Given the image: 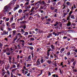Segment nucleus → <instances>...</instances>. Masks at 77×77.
Returning a JSON list of instances; mask_svg holds the SVG:
<instances>
[{
	"label": "nucleus",
	"instance_id": "obj_51",
	"mask_svg": "<svg viewBox=\"0 0 77 77\" xmlns=\"http://www.w3.org/2000/svg\"><path fill=\"white\" fill-rule=\"evenodd\" d=\"M6 54L7 55H8V56H9V55H10V54H10V53H9V52H6Z\"/></svg>",
	"mask_w": 77,
	"mask_h": 77
},
{
	"label": "nucleus",
	"instance_id": "obj_37",
	"mask_svg": "<svg viewBox=\"0 0 77 77\" xmlns=\"http://www.w3.org/2000/svg\"><path fill=\"white\" fill-rule=\"evenodd\" d=\"M8 30H9V31H11V30H12V29L9 28V27H8Z\"/></svg>",
	"mask_w": 77,
	"mask_h": 77
},
{
	"label": "nucleus",
	"instance_id": "obj_9",
	"mask_svg": "<svg viewBox=\"0 0 77 77\" xmlns=\"http://www.w3.org/2000/svg\"><path fill=\"white\" fill-rule=\"evenodd\" d=\"M10 67V65H9L8 64L7 66H6L5 67V69H6V70H8L9 68V67Z\"/></svg>",
	"mask_w": 77,
	"mask_h": 77
},
{
	"label": "nucleus",
	"instance_id": "obj_59",
	"mask_svg": "<svg viewBox=\"0 0 77 77\" xmlns=\"http://www.w3.org/2000/svg\"><path fill=\"white\" fill-rule=\"evenodd\" d=\"M68 37L67 36H64L63 38V39H66Z\"/></svg>",
	"mask_w": 77,
	"mask_h": 77
},
{
	"label": "nucleus",
	"instance_id": "obj_7",
	"mask_svg": "<svg viewBox=\"0 0 77 77\" xmlns=\"http://www.w3.org/2000/svg\"><path fill=\"white\" fill-rule=\"evenodd\" d=\"M27 23V21H26L23 20L22 22H20V23H21L22 24L24 25L25 24Z\"/></svg>",
	"mask_w": 77,
	"mask_h": 77
},
{
	"label": "nucleus",
	"instance_id": "obj_40",
	"mask_svg": "<svg viewBox=\"0 0 77 77\" xmlns=\"http://www.w3.org/2000/svg\"><path fill=\"white\" fill-rule=\"evenodd\" d=\"M20 64H18L17 65V69H19V66H20Z\"/></svg>",
	"mask_w": 77,
	"mask_h": 77
},
{
	"label": "nucleus",
	"instance_id": "obj_45",
	"mask_svg": "<svg viewBox=\"0 0 77 77\" xmlns=\"http://www.w3.org/2000/svg\"><path fill=\"white\" fill-rule=\"evenodd\" d=\"M57 33H58V34H57V36H59V34H61V33H62V32H57Z\"/></svg>",
	"mask_w": 77,
	"mask_h": 77
},
{
	"label": "nucleus",
	"instance_id": "obj_56",
	"mask_svg": "<svg viewBox=\"0 0 77 77\" xmlns=\"http://www.w3.org/2000/svg\"><path fill=\"white\" fill-rule=\"evenodd\" d=\"M30 75V73H29L28 74H27L26 75L27 76H28V77H29Z\"/></svg>",
	"mask_w": 77,
	"mask_h": 77
},
{
	"label": "nucleus",
	"instance_id": "obj_57",
	"mask_svg": "<svg viewBox=\"0 0 77 77\" xmlns=\"http://www.w3.org/2000/svg\"><path fill=\"white\" fill-rule=\"evenodd\" d=\"M21 32H23L24 33H25V32L24 31V30H23V29H21Z\"/></svg>",
	"mask_w": 77,
	"mask_h": 77
},
{
	"label": "nucleus",
	"instance_id": "obj_3",
	"mask_svg": "<svg viewBox=\"0 0 77 77\" xmlns=\"http://www.w3.org/2000/svg\"><path fill=\"white\" fill-rule=\"evenodd\" d=\"M20 42L21 43V45L23 46H24V44L25 43V41L23 40H20Z\"/></svg>",
	"mask_w": 77,
	"mask_h": 77
},
{
	"label": "nucleus",
	"instance_id": "obj_31",
	"mask_svg": "<svg viewBox=\"0 0 77 77\" xmlns=\"http://www.w3.org/2000/svg\"><path fill=\"white\" fill-rule=\"evenodd\" d=\"M17 9H18L17 7H15L13 11H15Z\"/></svg>",
	"mask_w": 77,
	"mask_h": 77
},
{
	"label": "nucleus",
	"instance_id": "obj_41",
	"mask_svg": "<svg viewBox=\"0 0 77 77\" xmlns=\"http://www.w3.org/2000/svg\"><path fill=\"white\" fill-rule=\"evenodd\" d=\"M28 45H32L33 44V43L31 42L30 43L28 42Z\"/></svg>",
	"mask_w": 77,
	"mask_h": 77
},
{
	"label": "nucleus",
	"instance_id": "obj_53",
	"mask_svg": "<svg viewBox=\"0 0 77 77\" xmlns=\"http://www.w3.org/2000/svg\"><path fill=\"white\" fill-rule=\"evenodd\" d=\"M9 20V18H7L6 19L5 21H8Z\"/></svg>",
	"mask_w": 77,
	"mask_h": 77
},
{
	"label": "nucleus",
	"instance_id": "obj_47",
	"mask_svg": "<svg viewBox=\"0 0 77 77\" xmlns=\"http://www.w3.org/2000/svg\"><path fill=\"white\" fill-rule=\"evenodd\" d=\"M0 29H1V30H2V31H3V30H4V29H3V27L2 26L1 27Z\"/></svg>",
	"mask_w": 77,
	"mask_h": 77
},
{
	"label": "nucleus",
	"instance_id": "obj_62",
	"mask_svg": "<svg viewBox=\"0 0 77 77\" xmlns=\"http://www.w3.org/2000/svg\"><path fill=\"white\" fill-rule=\"evenodd\" d=\"M7 72L8 74H9V75L10 74V72H9V70H7Z\"/></svg>",
	"mask_w": 77,
	"mask_h": 77
},
{
	"label": "nucleus",
	"instance_id": "obj_14",
	"mask_svg": "<svg viewBox=\"0 0 77 77\" xmlns=\"http://www.w3.org/2000/svg\"><path fill=\"white\" fill-rule=\"evenodd\" d=\"M47 63H48V64L49 65H51V61L50 60H48L47 61Z\"/></svg>",
	"mask_w": 77,
	"mask_h": 77
},
{
	"label": "nucleus",
	"instance_id": "obj_61",
	"mask_svg": "<svg viewBox=\"0 0 77 77\" xmlns=\"http://www.w3.org/2000/svg\"><path fill=\"white\" fill-rule=\"evenodd\" d=\"M3 51L4 53H6V52H7V50H6V49L3 50Z\"/></svg>",
	"mask_w": 77,
	"mask_h": 77
},
{
	"label": "nucleus",
	"instance_id": "obj_23",
	"mask_svg": "<svg viewBox=\"0 0 77 77\" xmlns=\"http://www.w3.org/2000/svg\"><path fill=\"white\" fill-rule=\"evenodd\" d=\"M70 18L72 19H75V17H74V16L73 15H71Z\"/></svg>",
	"mask_w": 77,
	"mask_h": 77
},
{
	"label": "nucleus",
	"instance_id": "obj_35",
	"mask_svg": "<svg viewBox=\"0 0 77 77\" xmlns=\"http://www.w3.org/2000/svg\"><path fill=\"white\" fill-rule=\"evenodd\" d=\"M59 22H56V24L54 25V26H57Z\"/></svg>",
	"mask_w": 77,
	"mask_h": 77
},
{
	"label": "nucleus",
	"instance_id": "obj_52",
	"mask_svg": "<svg viewBox=\"0 0 77 77\" xmlns=\"http://www.w3.org/2000/svg\"><path fill=\"white\" fill-rule=\"evenodd\" d=\"M8 47V45H4V48H5L6 47Z\"/></svg>",
	"mask_w": 77,
	"mask_h": 77
},
{
	"label": "nucleus",
	"instance_id": "obj_48",
	"mask_svg": "<svg viewBox=\"0 0 77 77\" xmlns=\"http://www.w3.org/2000/svg\"><path fill=\"white\" fill-rule=\"evenodd\" d=\"M28 60H30V59H31V56H29L28 57Z\"/></svg>",
	"mask_w": 77,
	"mask_h": 77
},
{
	"label": "nucleus",
	"instance_id": "obj_12",
	"mask_svg": "<svg viewBox=\"0 0 77 77\" xmlns=\"http://www.w3.org/2000/svg\"><path fill=\"white\" fill-rule=\"evenodd\" d=\"M8 32H6L5 31H3V35H7Z\"/></svg>",
	"mask_w": 77,
	"mask_h": 77
},
{
	"label": "nucleus",
	"instance_id": "obj_30",
	"mask_svg": "<svg viewBox=\"0 0 77 77\" xmlns=\"http://www.w3.org/2000/svg\"><path fill=\"white\" fill-rule=\"evenodd\" d=\"M46 21L47 22H50L51 21V19L50 18L46 19Z\"/></svg>",
	"mask_w": 77,
	"mask_h": 77
},
{
	"label": "nucleus",
	"instance_id": "obj_29",
	"mask_svg": "<svg viewBox=\"0 0 77 77\" xmlns=\"http://www.w3.org/2000/svg\"><path fill=\"white\" fill-rule=\"evenodd\" d=\"M72 11H71L69 12V15L70 16H71V15L72 14Z\"/></svg>",
	"mask_w": 77,
	"mask_h": 77
},
{
	"label": "nucleus",
	"instance_id": "obj_16",
	"mask_svg": "<svg viewBox=\"0 0 77 77\" xmlns=\"http://www.w3.org/2000/svg\"><path fill=\"white\" fill-rule=\"evenodd\" d=\"M16 32H17V31L16 30H14L13 31V35H15V34L16 33Z\"/></svg>",
	"mask_w": 77,
	"mask_h": 77
},
{
	"label": "nucleus",
	"instance_id": "obj_34",
	"mask_svg": "<svg viewBox=\"0 0 77 77\" xmlns=\"http://www.w3.org/2000/svg\"><path fill=\"white\" fill-rule=\"evenodd\" d=\"M67 56H70L71 54L70 52H68L67 53Z\"/></svg>",
	"mask_w": 77,
	"mask_h": 77
},
{
	"label": "nucleus",
	"instance_id": "obj_42",
	"mask_svg": "<svg viewBox=\"0 0 77 77\" xmlns=\"http://www.w3.org/2000/svg\"><path fill=\"white\" fill-rule=\"evenodd\" d=\"M74 60H75V59L74 58H72L71 59V61L72 62H74Z\"/></svg>",
	"mask_w": 77,
	"mask_h": 77
},
{
	"label": "nucleus",
	"instance_id": "obj_19",
	"mask_svg": "<svg viewBox=\"0 0 77 77\" xmlns=\"http://www.w3.org/2000/svg\"><path fill=\"white\" fill-rule=\"evenodd\" d=\"M29 4V1H28V2H26L25 4V6H28Z\"/></svg>",
	"mask_w": 77,
	"mask_h": 77
},
{
	"label": "nucleus",
	"instance_id": "obj_55",
	"mask_svg": "<svg viewBox=\"0 0 77 77\" xmlns=\"http://www.w3.org/2000/svg\"><path fill=\"white\" fill-rule=\"evenodd\" d=\"M11 27L13 29H14V28H15V25H11Z\"/></svg>",
	"mask_w": 77,
	"mask_h": 77
},
{
	"label": "nucleus",
	"instance_id": "obj_33",
	"mask_svg": "<svg viewBox=\"0 0 77 77\" xmlns=\"http://www.w3.org/2000/svg\"><path fill=\"white\" fill-rule=\"evenodd\" d=\"M53 35H55V36H56L57 35V33H56L55 32H54L53 33Z\"/></svg>",
	"mask_w": 77,
	"mask_h": 77
},
{
	"label": "nucleus",
	"instance_id": "obj_15",
	"mask_svg": "<svg viewBox=\"0 0 77 77\" xmlns=\"http://www.w3.org/2000/svg\"><path fill=\"white\" fill-rule=\"evenodd\" d=\"M18 12L20 14L21 13H22L23 12V10H22L21 9H20L18 11Z\"/></svg>",
	"mask_w": 77,
	"mask_h": 77
},
{
	"label": "nucleus",
	"instance_id": "obj_60",
	"mask_svg": "<svg viewBox=\"0 0 77 77\" xmlns=\"http://www.w3.org/2000/svg\"><path fill=\"white\" fill-rule=\"evenodd\" d=\"M25 9H28L27 6L26 5V6L25 7Z\"/></svg>",
	"mask_w": 77,
	"mask_h": 77
},
{
	"label": "nucleus",
	"instance_id": "obj_44",
	"mask_svg": "<svg viewBox=\"0 0 77 77\" xmlns=\"http://www.w3.org/2000/svg\"><path fill=\"white\" fill-rule=\"evenodd\" d=\"M71 16H69L67 17V20H69V18H70V17Z\"/></svg>",
	"mask_w": 77,
	"mask_h": 77
},
{
	"label": "nucleus",
	"instance_id": "obj_26",
	"mask_svg": "<svg viewBox=\"0 0 77 77\" xmlns=\"http://www.w3.org/2000/svg\"><path fill=\"white\" fill-rule=\"evenodd\" d=\"M57 41H61V38H59V37H57Z\"/></svg>",
	"mask_w": 77,
	"mask_h": 77
},
{
	"label": "nucleus",
	"instance_id": "obj_54",
	"mask_svg": "<svg viewBox=\"0 0 77 77\" xmlns=\"http://www.w3.org/2000/svg\"><path fill=\"white\" fill-rule=\"evenodd\" d=\"M30 37H32V35H28V38H30Z\"/></svg>",
	"mask_w": 77,
	"mask_h": 77
},
{
	"label": "nucleus",
	"instance_id": "obj_39",
	"mask_svg": "<svg viewBox=\"0 0 77 77\" xmlns=\"http://www.w3.org/2000/svg\"><path fill=\"white\" fill-rule=\"evenodd\" d=\"M31 65H32L31 64H27L26 67H27V68H29V66H31Z\"/></svg>",
	"mask_w": 77,
	"mask_h": 77
},
{
	"label": "nucleus",
	"instance_id": "obj_21",
	"mask_svg": "<svg viewBox=\"0 0 77 77\" xmlns=\"http://www.w3.org/2000/svg\"><path fill=\"white\" fill-rule=\"evenodd\" d=\"M35 7H32V8L31 9V12H33V10H34V9H35Z\"/></svg>",
	"mask_w": 77,
	"mask_h": 77
},
{
	"label": "nucleus",
	"instance_id": "obj_46",
	"mask_svg": "<svg viewBox=\"0 0 77 77\" xmlns=\"http://www.w3.org/2000/svg\"><path fill=\"white\" fill-rule=\"evenodd\" d=\"M27 10H23V13L24 14V13H25V12H27Z\"/></svg>",
	"mask_w": 77,
	"mask_h": 77
},
{
	"label": "nucleus",
	"instance_id": "obj_4",
	"mask_svg": "<svg viewBox=\"0 0 77 77\" xmlns=\"http://www.w3.org/2000/svg\"><path fill=\"white\" fill-rule=\"evenodd\" d=\"M36 65L37 66H40L41 65V63L40 62V61L39 60H37L36 62Z\"/></svg>",
	"mask_w": 77,
	"mask_h": 77
},
{
	"label": "nucleus",
	"instance_id": "obj_24",
	"mask_svg": "<svg viewBox=\"0 0 77 77\" xmlns=\"http://www.w3.org/2000/svg\"><path fill=\"white\" fill-rule=\"evenodd\" d=\"M50 9L52 10V11H53L54 9V8L53 7L51 6L50 7Z\"/></svg>",
	"mask_w": 77,
	"mask_h": 77
},
{
	"label": "nucleus",
	"instance_id": "obj_13",
	"mask_svg": "<svg viewBox=\"0 0 77 77\" xmlns=\"http://www.w3.org/2000/svg\"><path fill=\"white\" fill-rule=\"evenodd\" d=\"M29 35V33L28 32H25V33L23 35H24V36H27V35Z\"/></svg>",
	"mask_w": 77,
	"mask_h": 77
},
{
	"label": "nucleus",
	"instance_id": "obj_49",
	"mask_svg": "<svg viewBox=\"0 0 77 77\" xmlns=\"http://www.w3.org/2000/svg\"><path fill=\"white\" fill-rule=\"evenodd\" d=\"M48 35L49 36L50 38L51 36H52V34H51V33H49Z\"/></svg>",
	"mask_w": 77,
	"mask_h": 77
},
{
	"label": "nucleus",
	"instance_id": "obj_50",
	"mask_svg": "<svg viewBox=\"0 0 77 77\" xmlns=\"http://www.w3.org/2000/svg\"><path fill=\"white\" fill-rule=\"evenodd\" d=\"M13 68H16V66L15 65H13Z\"/></svg>",
	"mask_w": 77,
	"mask_h": 77
},
{
	"label": "nucleus",
	"instance_id": "obj_27",
	"mask_svg": "<svg viewBox=\"0 0 77 77\" xmlns=\"http://www.w3.org/2000/svg\"><path fill=\"white\" fill-rule=\"evenodd\" d=\"M71 26V23L69 22L67 24V26Z\"/></svg>",
	"mask_w": 77,
	"mask_h": 77
},
{
	"label": "nucleus",
	"instance_id": "obj_22",
	"mask_svg": "<svg viewBox=\"0 0 77 77\" xmlns=\"http://www.w3.org/2000/svg\"><path fill=\"white\" fill-rule=\"evenodd\" d=\"M30 48V49H31V50H33V47L31 46L30 47H28L27 48Z\"/></svg>",
	"mask_w": 77,
	"mask_h": 77
},
{
	"label": "nucleus",
	"instance_id": "obj_20",
	"mask_svg": "<svg viewBox=\"0 0 77 77\" xmlns=\"http://www.w3.org/2000/svg\"><path fill=\"white\" fill-rule=\"evenodd\" d=\"M76 64V61H74L72 63L73 66H75Z\"/></svg>",
	"mask_w": 77,
	"mask_h": 77
},
{
	"label": "nucleus",
	"instance_id": "obj_5",
	"mask_svg": "<svg viewBox=\"0 0 77 77\" xmlns=\"http://www.w3.org/2000/svg\"><path fill=\"white\" fill-rule=\"evenodd\" d=\"M51 48L52 49V50H51V51H54L53 50H54V48H55L54 46L53 45H51Z\"/></svg>",
	"mask_w": 77,
	"mask_h": 77
},
{
	"label": "nucleus",
	"instance_id": "obj_8",
	"mask_svg": "<svg viewBox=\"0 0 77 77\" xmlns=\"http://www.w3.org/2000/svg\"><path fill=\"white\" fill-rule=\"evenodd\" d=\"M72 69H73V72H77V70L76 69H74V66H73L72 67Z\"/></svg>",
	"mask_w": 77,
	"mask_h": 77
},
{
	"label": "nucleus",
	"instance_id": "obj_18",
	"mask_svg": "<svg viewBox=\"0 0 77 77\" xmlns=\"http://www.w3.org/2000/svg\"><path fill=\"white\" fill-rule=\"evenodd\" d=\"M21 27L22 28H23L24 29H25L26 28V26L25 25H22Z\"/></svg>",
	"mask_w": 77,
	"mask_h": 77
},
{
	"label": "nucleus",
	"instance_id": "obj_17",
	"mask_svg": "<svg viewBox=\"0 0 77 77\" xmlns=\"http://www.w3.org/2000/svg\"><path fill=\"white\" fill-rule=\"evenodd\" d=\"M63 51H64V48H63L61 49V50L60 51V53H63Z\"/></svg>",
	"mask_w": 77,
	"mask_h": 77
},
{
	"label": "nucleus",
	"instance_id": "obj_58",
	"mask_svg": "<svg viewBox=\"0 0 77 77\" xmlns=\"http://www.w3.org/2000/svg\"><path fill=\"white\" fill-rule=\"evenodd\" d=\"M33 18L32 17V16H30L29 17V20H32V19Z\"/></svg>",
	"mask_w": 77,
	"mask_h": 77
},
{
	"label": "nucleus",
	"instance_id": "obj_38",
	"mask_svg": "<svg viewBox=\"0 0 77 77\" xmlns=\"http://www.w3.org/2000/svg\"><path fill=\"white\" fill-rule=\"evenodd\" d=\"M67 15V13H64L63 14V17H65L66 15Z\"/></svg>",
	"mask_w": 77,
	"mask_h": 77
},
{
	"label": "nucleus",
	"instance_id": "obj_2",
	"mask_svg": "<svg viewBox=\"0 0 77 77\" xmlns=\"http://www.w3.org/2000/svg\"><path fill=\"white\" fill-rule=\"evenodd\" d=\"M37 5V4L39 3V4H40V5H44L45 6H46V5H45V4H46V3H45V2L44 1H43L42 2L41 1V0H40V1L38 2H36Z\"/></svg>",
	"mask_w": 77,
	"mask_h": 77
},
{
	"label": "nucleus",
	"instance_id": "obj_32",
	"mask_svg": "<svg viewBox=\"0 0 77 77\" xmlns=\"http://www.w3.org/2000/svg\"><path fill=\"white\" fill-rule=\"evenodd\" d=\"M42 66L44 67H45L46 66V64L44 63L42 64Z\"/></svg>",
	"mask_w": 77,
	"mask_h": 77
},
{
	"label": "nucleus",
	"instance_id": "obj_1",
	"mask_svg": "<svg viewBox=\"0 0 77 77\" xmlns=\"http://www.w3.org/2000/svg\"><path fill=\"white\" fill-rule=\"evenodd\" d=\"M17 1V0H13L8 5L4 7V10L2 11V13L4 15H6L7 13L9 12V10L11 9V5H14L15 2Z\"/></svg>",
	"mask_w": 77,
	"mask_h": 77
},
{
	"label": "nucleus",
	"instance_id": "obj_64",
	"mask_svg": "<svg viewBox=\"0 0 77 77\" xmlns=\"http://www.w3.org/2000/svg\"><path fill=\"white\" fill-rule=\"evenodd\" d=\"M6 24L7 26H8L9 25V22H7L6 23Z\"/></svg>",
	"mask_w": 77,
	"mask_h": 77
},
{
	"label": "nucleus",
	"instance_id": "obj_6",
	"mask_svg": "<svg viewBox=\"0 0 77 77\" xmlns=\"http://www.w3.org/2000/svg\"><path fill=\"white\" fill-rule=\"evenodd\" d=\"M22 17L24 19H25V18L26 17H27V14H22Z\"/></svg>",
	"mask_w": 77,
	"mask_h": 77
},
{
	"label": "nucleus",
	"instance_id": "obj_25",
	"mask_svg": "<svg viewBox=\"0 0 77 77\" xmlns=\"http://www.w3.org/2000/svg\"><path fill=\"white\" fill-rule=\"evenodd\" d=\"M66 4L67 6H69V5H70V2H66Z\"/></svg>",
	"mask_w": 77,
	"mask_h": 77
},
{
	"label": "nucleus",
	"instance_id": "obj_63",
	"mask_svg": "<svg viewBox=\"0 0 77 77\" xmlns=\"http://www.w3.org/2000/svg\"><path fill=\"white\" fill-rule=\"evenodd\" d=\"M27 6L28 7V9H30V8H31V7L30 5H29L28 6Z\"/></svg>",
	"mask_w": 77,
	"mask_h": 77
},
{
	"label": "nucleus",
	"instance_id": "obj_43",
	"mask_svg": "<svg viewBox=\"0 0 77 77\" xmlns=\"http://www.w3.org/2000/svg\"><path fill=\"white\" fill-rule=\"evenodd\" d=\"M67 62H68V65H69L71 62L69 61V60H67Z\"/></svg>",
	"mask_w": 77,
	"mask_h": 77
},
{
	"label": "nucleus",
	"instance_id": "obj_28",
	"mask_svg": "<svg viewBox=\"0 0 77 77\" xmlns=\"http://www.w3.org/2000/svg\"><path fill=\"white\" fill-rule=\"evenodd\" d=\"M41 62V63H43L44 62V59H42L40 60Z\"/></svg>",
	"mask_w": 77,
	"mask_h": 77
},
{
	"label": "nucleus",
	"instance_id": "obj_10",
	"mask_svg": "<svg viewBox=\"0 0 77 77\" xmlns=\"http://www.w3.org/2000/svg\"><path fill=\"white\" fill-rule=\"evenodd\" d=\"M34 16H37V17H38V18H41V16H39V14L38 13L35 14L34 15Z\"/></svg>",
	"mask_w": 77,
	"mask_h": 77
},
{
	"label": "nucleus",
	"instance_id": "obj_36",
	"mask_svg": "<svg viewBox=\"0 0 77 77\" xmlns=\"http://www.w3.org/2000/svg\"><path fill=\"white\" fill-rule=\"evenodd\" d=\"M28 73V72L27 71H24V75H26Z\"/></svg>",
	"mask_w": 77,
	"mask_h": 77
},
{
	"label": "nucleus",
	"instance_id": "obj_11",
	"mask_svg": "<svg viewBox=\"0 0 77 77\" xmlns=\"http://www.w3.org/2000/svg\"><path fill=\"white\" fill-rule=\"evenodd\" d=\"M37 57L36 56H35L34 57V58H32V60H33V61H35V62H36V60H37Z\"/></svg>",
	"mask_w": 77,
	"mask_h": 77
}]
</instances>
